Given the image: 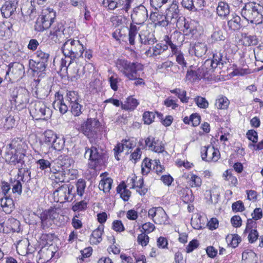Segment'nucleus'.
<instances>
[{"instance_id": "obj_1", "label": "nucleus", "mask_w": 263, "mask_h": 263, "mask_svg": "<svg viewBox=\"0 0 263 263\" xmlns=\"http://www.w3.org/2000/svg\"><path fill=\"white\" fill-rule=\"evenodd\" d=\"M181 36V34L179 32L174 31L170 37L168 35H165L164 37L165 43L162 42L157 43L155 45L149 47L146 50H141V52H143V54L147 58L159 59L163 53L168 50L169 46L171 49L172 54H176L178 52V46L174 43L172 39L178 38Z\"/></svg>"}, {"instance_id": "obj_2", "label": "nucleus", "mask_w": 263, "mask_h": 263, "mask_svg": "<svg viewBox=\"0 0 263 263\" xmlns=\"http://www.w3.org/2000/svg\"><path fill=\"white\" fill-rule=\"evenodd\" d=\"M263 8L255 3H248L241 9L243 17L251 24L258 25L263 22Z\"/></svg>"}, {"instance_id": "obj_3", "label": "nucleus", "mask_w": 263, "mask_h": 263, "mask_svg": "<svg viewBox=\"0 0 263 263\" xmlns=\"http://www.w3.org/2000/svg\"><path fill=\"white\" fill-rule=\"evenodd\" d=\"M118 69L129 80H135L140 76L139 72L143 69V65L141 63L130 62L127 60L119 59L116 63Z\"/></svg>"}, {"instance_id": "obj_4", "label": "nucleus", "mask_w": 263, "mask_h": 263, "mask_svg": "<svg viewBox=\"0 0 263 263\" xmlns=\"http://www.w3.org/2000/svg\"><path fill=\"white\" fill-rule=\"evenodd\" d=\"M62 51L66 58H70V60L79 58H83L85 51L84 47L80 41L72 39L67 40L63 45Z\"/></svg>"}, {"instance_id": "obj_5", "label": "nucleus", "mask_w": 263, "mask_h": 263, "mask_svg": "<svg viewBox=\"0 0 263 263\" xmlns=\"http://www.w3.org/2000/svg\"><path fill=\"white\" fill-rule=\"evenodd\" d=\"M67 68V73L70 77L71 81H76L81 78H85L94 70L93 66L91 63H87L83 66L71 60L68 62Z\"/></svg>"}, {"instance_id": "obj_6", "label": "nucleus", "mask_w": 263, "mask_h": 263, "mask_svg": "<svg viewBox=\"0 0 263 263\" xmlns=\"http://www.w3.org/2000/svg\"><path fill=\"white\" fill-rule=\"evenodd\" d=\"M74 189L73 185L68 184L59 186L53 193L54 201L60 203L71 201L74 197Z\"/></svg>"}, {"instance_id": "obj_7", "label": "nucleus", "mask_w": 263, "mask_h": 263, "mask_svg": "<svg viewBox=\"0 0 263 263\" xmlns=\"http://www.w3.org/2000/svg\"><path fill=\"white\" fill-rule=\"evenodd\" d=\"M30 113L35 120H47L52 115V110L42 101L35 102L30 107Z\"/></svg>"}, {"instance_id": "obj_8", "label": "nucleus", "mask_w": 263, "mask_h": 263, "mask_svg": "<svg viewBox=\"0 0 263 263\" xmlns=\"http://www.w3.org/2000/svg\"><path fill=\"white\" fill-rule=\"evenodd\" d=\"M55 16V12L53 9L47 8L44 9L41 16L36 21L35 29L38 31H42L48 28L53 23Z\"/></svg>"}, {"instance_id": "obj_9", "label": "nucleus", "mask_w": 263, "mask_h": 263, "mask_svg": "<svg viewBox=\"0 0 263 263\" xmlns=\"http://www.w3.org/2000/svg\"><path fill=\"white\" fill-rule=\"evenodd\" d=\"M100 123L96 119H88L81 126L82 132L88 138H93L99 131Z\"/></svg>"}, {"instance_id": "obj_10", "label": "nucleus", "mask_w": 263, "mask_h": 263, "mask_svg": "<svg viewBox=\"0 0 263 263\" xmlns=\"http://www.w3.org/2000/svg\"><path fill=\"white\" fill-rule=\"evenodd\" d=\"M148 215L156 224H166L168 222L167 215L161 207H153L150 209Z\"/></svg>"}, {"instance_id": "obj_11", "label": "nucleus", "mask_w": 263, "mask_h": 263, "mask_svg": "<svg viewBox=\"0 0 263 263\" xmlns=\"http://www.w3.org/2000/svg\"><path fill=\"white\" fill-rule=\"evenodd\" d=\"M24 156L23 154L14 148L12 144L10 143L7 146L5 157L6 161L10 165H15L21 163Z\"/></svg>"}, {"instance_id": "obj_12", "label": "nucleus", "mask_w": 263, "mask_h": 263, "mask_svg": "<svg viewBox=\"0 0 263 263\" xmlns=\"http://www.w3.org/2000/svg\"><path fill=\"white\" fill-rule=\"evenodd\" d=\"M11 96L16 104H25L29 101L28 91L23 87L14 88L11 92Z\"/></svg>"}, {"instance_id": "obj_13", "label": "nucleus", "mask_w": 263, "mask_h": 263, "mask_svg": "<svg viewBox=\"0 0 263 263\" xmlns=\"http://www.w3.org/2000/svg\"><path fill=\"white\" fill-rule=\"evenodd\" d=\"M201 157L208 162H216L220 158V153L213 146H204L201 148Z\"/></svg>"}, {"instance_id": "obj_14", "label": "nucleus", "mask_w": 263, "mask_h": 263, "mask_svg": "<svg viewBox=\"0 0 263 263\" xmlns=\"http://www.w3.org/2000/svg\"><path fill=\"white\" fill-rule=\"evenodd\" d=\"M131 17L135 24H143L148 17L147 10L143 5H141L134 9Z\"/></svg>"}, {"instance_id": "obj_15", "label": "nucleus", "mask_w": 263, "mask_h": 263, "mask_svg": "<svg viewBox=\"0 0 263 263\" xmlns=\"http://www.w3.org/2000/svg\"><path fill=\"white\" fill-rule=\"evenodd\" d=\"M84 157L88 159L89 161V167L91 169H94L96 167L101 158V155L98 152L97 148L93 146L90 148H85Z\"/></svg>"}, {"instance_id": "obj_16", "label": "nucleus", "mask_w": 263, "mask_h": 263, "mask_svg": "<svg viewBox=\"0 0 263 263\" xmlns=\"http://www.w3.org/2000/svg\"><path fill=\"white\" fill-rule=\"evenodd\" d=\"M143 29L139 33L140 42L144 45H153L156 43L157 39L154 33L150 31L146 25L143 26Z\"/></svg>"}, {"instance_id": "obj_17", "label": "nucleus", "mask_w": 263, "mask_h": 263, "mask_svg": "<svg viewBox=\"0 0 263 263\" xmlns=\"http://www.w3.org/2000/svg\"><path fill=\"white\" fill-rule=\"evenodd\" d=\"M127 184L130 189H137V192L140 195H144L147 191V189L143 187V180L142 178H139L135 175L127 179Z\"/></svg>"}, {"instance_id": "obj_18", "label": "nucleus", "mask_w": 263, "mask_h": 263, "mask_svg": "<svg viewBox=\"0 0 263 263\" xmlns=\"http://www.w3.org/2000/svg\"><path fill=\"white\" fill-rule=\"evenodd\" d=\"M36 68L39 71H44L48 63L49 59V54L39 50L36 52Z\"/></svg>"}, {"instance_id": "obj_19", "label": "nucleus", "mask_w": 263, "mask_h": 263, "mask_svg": "<svg viewBox=\"0 0 263 263\" xmlns=\"http://www.w3.org/2000/svg\"><path fill=\"white\" fill-rule=\"evenodd\" d=\"M145 143L149 150L156 153H162L164 151L162 141L152 136H149L145 140Z\"/></svg>"}, {"instance_id": "obj_20", "label": "nucleus", "mask_w": 263, "mask_h": 263, "mask_svg": "<svg viewBox=\"0 0 263 263\" xmlns=\"http://www.w3.org/2000/svg\"><path fill=\"white\" fill-rule=\"evenodd\" d=\"M58 216L59 214L57 212V210L55 209L51 208L44 211L41 214V219L43 228H44L48 224H51V221L57 219Z\"/></svg>"}, {"instance_id": "obj_21", "label": "nucleus", "mask_w": 263, "mask_h": 263, "mask_svg": "<svg viewBox=\"0 0 263 263\" xmlns=\"http://www.w3.org/2000/svg\"><path fill=\"white\" fill-rule=\"evenodd\" d=\"M17 6L16 0H10L6 2L1 9L2 15L6 18L9 17L15 11Z\"/></svg>"}, {"instance_id": "obj_22", "label": "nucleus", "mask_w": 263, "mask_h": 263, "mask_svg": "<svg viewBox=\"0 0 263 263\" xmlns=\"http://www.w3.org/2000/svg\"><path fill=\"white\" fill-rule=\"evenodd\" d=\"M64 26L62 24H58L51 31L49 37L50 40L57 43L65 38Z\"/></svg>"}, {"instance_id": "obj_23", "label": "nucleus", "mask_w": 263, "mask_h": 263, "mask_svg": "<svg viewBox=\"0 0 263 263\" xmlns=\"http://www.w3.org/2000/svg\"><path fill=\"white\" fill-rule=\"evenodd\" d=\"M50 90V86L47 83H39L36 86L35 93L37 98L43 99L48 96Z\"/></svg>"}, {"instance_id": "obj_24", "label": "nucleus", "mask_w": 263, "mask_h": 263, "mask_svg": "<svg viewBox=\"0 0 263 263\" xmlns=\"http://www.w3.org/2000/svg\"><path fill=\"white\" fill-rule=\"evenodd\" d=\"M0 203L3 211L6 214H10L14 209V201L9 196H2L0 194Z\"/></svg>"}, {"instance_id": "obj_25", "label": "nucleus", "mask_w": 263, "mask_h": 263, "mask_svg": "<svg viewBox=\"0 0 263 263\" xmlns=\"http://www.w3.org/2000/svg\"><path fill=\"white\" fill-rule=\"evenodd\" d=\"M179 9L177 3L174 1L166 10V18L171 23H174L179 15Z\"/></svg>"}, {"instance_id": "obj_26", "label": "nucleus", "mask_w": 263, "mask_h": 263, "mask_svg": "<svg viewBox=\"0 0 263 263\" xmlns=\"http://www.w3.org/2000/svg\"><path fill=\"white\" fill-rule=\"evenodd\" d=\"M151 19L155 24V26L166 27L170 23V21L166 18V15H163L159 13H154L151 15Z\"/></svg>"}, {"instance_id": "obj_27", "label": "nucleus", "mask_w": 263, "mask_h": 263, "mask_svg": "<svg viewBox=\"0 0 263 263\" xmlns=\"http://www.w3.org/2000/svg\"><path fill=\"white\" fill-rule=\"evenodd\" d=\"M100 177L102 179L99 184V189L105 193L109 192L113 182L112 179L110 177H107L105 173L101 174Z\"/></svg>"}, {"instance_id": "obj_28", "label": "nucleus", "mask_w": 263, "mask_h": 263, "mask_svg": "<svg viewBox=\"0 0 263 263\" xmlns=\"http://www.w3.org/2000/svg\"><path fill=\"white\" fill-rule=\"evenodd\" d=\"M104 232V226H99L96 229L92 231L89 239L91 245H98L102 240V236Z\"/></svg>"}, {"instance_id": "obj_29", "label": "nucleus", "mask_w": 263, "mask_h": 263, "mask_svg": "<svg viewBox=\"0 0 263 263\" xmlns=\"http://www.w3.org/2000/svg\"><path fill=\"white\" fill-rule=\"evenodd\" d=\"M11 72L16 76H21L24 73V66L20 63H12L8 66V70L6 72V75H9Z\"/></svg>"}, {"instance_id": "obj_30", "label": "nucleus", "mask_w": 263, "mask_h": 263, "mask_svg": "<svg viewBox=\"0 0 263 263\" xmlns=\"http://www.w3.org/2000/svg\"><path fill=\"white\" fill-rule=\"evenodd\" d=\"M242 44L246 46L256 45L258 43V38L255 35L243 33L241 40Z\"/></svg>"}, {"instance_id": "obj_31", "label": "nucleus", "mask_w": 263, "mask_h": 263, "mask_svg": "<svg viewBox=\"0 0 263 263\" xmlns=\"http://www.w3.org/2000/svg\"><path fill=\"white\" fill-rule=\"evenodd\" d=\"M232 18L228 21L227 25L231 30H238L242 27L241 18L236 14H232Z\"/></svg>"}, {"instance_id": "obj_32", "label": "nucleus", "mask_w": 263, "mask_h": 263, "mask_svg": "<svg viewBox=\"0 0 263 263\" xmlns=\"http://www.w3.org/2000/svg\"><path fill=\"white\" fill-rule=\"evenodd\" d=\"M256 262V254L252 250H246L242 254L241 263H254Z\"/></svg>"}, {"instance_id": "obj_33", "label": "nucleus", "mask_w": 263, "mask_h": 263, "mask_svg": "<svg viewBox=\"0 0 263 263\" xmlns=\"http://www.w3.org/2000/svg\"><path fill=\"white\" fill-rule=\"evenodd\" d=\"M217 13L221 17H226L230 13L228 4L224 2H220L217 7Z\"/></svg>"}, {"instance_id": "obj_34", "label": "nucleus", "mask_w": 263, "mask_h": 263, "mask_svg": "<svg viewBox=\"0 0 263 263\" xmlns=\"http://www.w3.org/2000/svg\"><path fill=\"white\" fill-rule=\"evenodd\" d=\"M50 171L54 174V181L55 182H63L65 180V174L64 173L63 171V168L61 167H59V169L57 170L54 167V166H52L50 168Z\"/></svg>"}, {"instance_id": "obj_35", "label": "nucleus", "mask_w": 263, "mask_h": 263, "mask_svg": "<svg viewBox=\"0 0 263 263\" xmlns=\"http://www.w3.org/2000/svg\"><path fill=\"white\" fill-rule=\"evenodd\" d=\"M117 192L120 194V197L124 200L128 201L130 196V192L126 189V185L122 183L117 187Z\"/></svg>"}, {"instance_id": "obj_36", "label": "nucleus", "mask_w": 263, "mask_h": 263, "mask_svg": "<svg viewBox=\"0 0 263 263\" xmlns=\"http://www.w3.org/2000/svg\"><path fill=\"white\" fill-rule=\"evenodd\" d=\"M137 100L132 97H128L124 103H122V108L126 110H134L138 105Z\"/></svg>"}, {"instance_id": "obj_37", "label": "nucleus", "mask_w": 263, "mask_h": 263, "mask_svg": "<svg viewBox=\"0 0 263 263\" xmlns=\"http://www.w3.org/2000/svg\"><path fill=\"white\" fill-rule=\"evenodd\" d=\"M207 51L206 44L204 43H197L194 46V52L195 55L201 57L205 54Z\"/></svg>"}, {"instance_id": "obj_38", "label": "nucleus", "mask_w": 263, "mask_h": 263, "mask_svg": "<svg viewBox=\"0 0 263 263\" xmlns=\"http://www.w3.org/2000/svg\"><path fill=\"white\" fill-rule=\"evenodd\" d=\"M212 61L218 66H222L224 63H226L227 59L223 56L222 53L220 51H216L213 55Z\"/></svg>"}, {"instance_id": "obj_39", "label": "nucleus", "mask_w": 263, "mask_h": 263, "mask_svg": "<svg viewBox=\"0 0 263 263\" xmlns=\"http://www.w3.org/2000/svg\"><path fill=\"white\" fill-rule=\"evenodd\" d=\"M229 104L230 101L227 97L221 96L216 100L215 105L218 109H225L228 108Z\"/></svg>"}, {"instance_id": "obj_40", "label": "nucleus", "mask_w": 263, "mask_h": 263, "mask_svg": "<svg viewBox=\"0 0 263 263\" xmlns=\"http://www.w3.org/2000/svg\"><path fill=\"white\" fill-rule=\"evenodd\" d=\"M171 92L177 96L182 103L188 102L189 98L186 97V91L180 88H176L170 90Z\"/></svg>"}, {"instance_id": "obj_41", "label": "nucleus", "mask_w": 263, "mask_h": 263, "mask_svg": "<svg viewBox=\"0 0 263 263\" xmlns=\"http://www.w3.org/2000/svg\"><path fill=\"white\" fill-rule=\"evenodd\" d=\"M188 183L192 187H198L202 184L201 179L196 175L191 174L190 177H188Z\"/></svg>"}, {"instance_id": "obj_42", "label": "nucleus", "mask_w": 263, "mask_h": 263, "mask_svg": "<svg viewBox=\"0 0 263 263\" xmlns=\"http://www.w3.org/2000/svg\"><path fill=\"white\" fill-rule=\"evenodd\" d=\"M12 25L10 22H5L0 25V37L6 36L11 32Z\"/></svg>"}, {"instance_id": "obj_43", "label": "nucleus", "mask_w": 263, "mask_h": 263, "mask_svg": "<svg viewBox=\"0 0 263 263\" xmlns=\"http://www.w3.org/2000/svg\"><path fill=\"white\" fill-rule=\"evenodd\" d=\"M57 137V135L51 130H48L44 133V141L45 143L50 145L54 140H55Z\"/></svg>"}, {"instance_id": "obj_44", "label": "nucleus", "mask_w": 263, "mask_h": 263, "mask_svg": "<svg viewBox=\"0 0 263 263\" xmlns=\"http://www.w3.org/2000/svg\"><path fill=\"white\" fill-rule=\"evenodd\" d=\"M216 67V65L214 64L212 59H207L202 65L201 70H203L204 73H205L210 70H212L214 68ZM203 75H205V74L203 73Z\"/></svg>"}, {"instance_id": "obj_45", "label": "nucleus", "mask_w": 263, "mask_h": 263, "mask_svg": "<svg viewBox=\"0 0 263 263\" xmlns=\"http://www.w3.org/2000/svg\"><path fill=\"white\" fill-rule=\"evenodd\" d=\"M66 100L69 104H71L79 101V96L76 91H69L67 93Z\"/></svg>"}, {"instance_id": "obj_46", "label": "nucleus", "mask_w": 263, "mask_h": 263, "mask_svg": "<svg viewBox=\"0 0 263 263\" xmlns=\"http://www.w3.org/2000/svg\"><path fill=\"white\" fill-rule=\"evenodd\" d=\"M225 38L223 31L219 28H215L214 31L211 35V39L214 42L223 41Z\"/></svg>"}, {"instance_id": "obj_47", "label": "nucleus", "mask_w": 263, "mask_h": 263, "mask_svg": "<svg viewBox=\"0 0 263 263\" xmlns=\"http://www.w3.org/2000/svg\"><path fill=\"white\" fill-rule=\"evenodd\" d=\"M131 3V0H117V8L127 12L130 8Z\"/></svg>"}, {"instance_id": "obj_48", "label": "nucleus", "mask_w": 263, "mask_h": 263, "mask_svg": "<svg viewBox=\"0 0 263 263\" xmlns=\"http://www.w3.org/2000/svg\"><path fill=\"white\" fill-rule=\"evenodd\" d=\"M54 109H58L61 113L65 114L68 110L67 105L61 100L55 101L53 103Z\"/></svg>"}, {"instance_id": "obj_49", "label": "nucleus", "mask_w": 263, "mask_h": 263, "mask_svg": "<svg viewBox=\"0 0 263 263\" xmlns=\"http://www.w3.org/2000/svg\"><path fill=\"white\" fill-rule=\"evenodd\" d=\"M137 34V29L136 26L131 25L129 30L128 40L131 45H134L135 43V38Z\"/></svg>"}, {"instance_id": "obj_50", "label": "nucleus", "mask_w": 263, "mask_h": 263, "mask_svg": "<svg viewBox=\"0 0 263 263\" xmlns=\"http://www.w3.org/2000/svg\"><path fill=\"white\" fill-rule=\"evenodd\" d=\"M179 24L183 25V28L181 29V30L186 35L189 33H193L194 29L191 23L186 22L184 19L183 21V22H179Z\"/></svg>"}, {"instance_id": "obj_51", "label": "nucleus", "mask_w": 263, "mask_h": 263, "mask_svg": "<svg viewBox=\"0 0 263 263\" xmlns=\"http://www.w3.org/2000/svg\"><path fill=\"white\" fill-rule=\"evenodd\" d=\"M129 144H130V143L128 141H126L124 144H118L117 146L114 148V150L115 151V156L118 160H119V158L118 157V155L123 151L125 147L127 148Z\"/></svg>"}, {"instance_id": "obj_52", "label": "nucleus", "mask_w": 263, "mask_h": 263, "mask_svg": "<svg viewBox=\"0 0 263 263\" xmlns=\"http://www.w3.org/2000/svg\"><path fill=\"white\" fill-rule=\"evenodd\" d=\"M77 194L80 196H82L84 194L85 187L86 182L83 179H79L76 184Z\"/></svg>"}, {"instance_id": "obj_53", "label": "nucleus", "mask_w": 263, "mask_h": 263, "mask_svg": "<svg viewBox=\"0 0 263 263\" xmlns=\"http://www.w3.org/2000/svg\"><path fill=\"white\" fill-rule=\"evenodd\" d=\"M71 108V111L74 116H79L82 114V106L79 104V102L69 104Z\"/></svg>"}, {"instance_id": "obj_54", "label": "nucleus", "mask_w": 263, "mask_h": 263, "mask_svg": "<svg viewBox=\"0 0 263 263\" xmlns=\"http://www.w3.org/2000/svg\"><path fill=\"white\" fill-rule=\"evenodd\" d=\"M87 203L86 201L83 200L76 202L72 207V210L74 212H79L85 210L87 209Z\"/></svg>"}, {"instance_id": "obj_55", "label": "nucleus", "mask_w": 263, "mask_h": 263, "mask_svg": "<svg viewBox=\"0 0 263 263\" xmlns=\"http://www.w3.org/2000/svg\"><path fill=\"white\" fill-rule=\"evenodd\" d=\"M153 161L145 159L142 164V173L143 174H147L149 172L152 165H154Z\"/></svg>"}, {"instance_id": "obj_56", "label": "nucleus", "mask_w": 263, "mask_h": 263, "mask_svg": "<svg viewBox=\"0 0 263 263\" xmlns=\"http://www.w3.org/2000/svg\"><path fill=\"white\" fill-rule=\"evenodd\" d=\"M155 117V113L153 112H145L143 115V120L144 123L146 124H150L154 121Z\"/></svg>"}, {"instance_id": "obj_57", "label": "nucleus", "mask_w": 263, "mask_h": 263, "mask_svg": "<svg viewBox=\"0 0 263 263\" xmlns=\"http://www.w3.org/2000/svg\"><path fill=\"white\" fill-rule=\"evenodd\" d=\"M195 101L197 105L201 108H206L209 106V103L205 98L198 96L195 98Z\"/></svg>"}, {"instance_id": "obj_58", "label": "nucleus", "mask_w": 263, "mask_h": 263, "mask_svg": "<svg viewBox=\"0 0 263 263\" xmlns=\"http://www.w3.org/2000/svg\"><path fill=\"white\" fill-rule=\"evenodd\" d=\"M149 237L145 233H142L139 234L137 237V242L139 245L144 247L147 246L149 242Z\"/></svg>"}, {"instance_id": "obj_59", "label": "nucleus", "mask_w": 263, "mask_h": 263, "mask_svg": "<svg viewBox=\"0 0 263 263\" xmlns=\"http://www.w3.org/2000/svg\"><path fill=\"white\" fill-rule=\"evenodd\" d=\"M102 5L109 10H114L117 8V1L116 0H103Z\"/></svg>"}, {"instance_id": "obj_60", "label": "nucleus", "mask_w": 263, "mask_h": 263, "mask_svg": "<svg viewBox=\"0 0 263 263\" xmlns=\"http://www.w3.org/2000/svg\"><path fill=\"white\" fill-rule=\"evenodd\" d=\"M7 225L8 224L6 223V222L0 223V232L4 233H9L11 232H15V231H17L18 229H15L12 226L8 227Z\"/></svg>"}, {"instance_id": "obj_61", "label": "nucleus", "mask_w": 263, "mask_h": 263, "mask_svg": "<svg viewBox=\"0 0 263 263\" xmlns=\"http://www.w3.org/2000/svg\"><path fill=\"white\" fill-rule=\"evenodd\" d=\"M173 54L176 55V60L178 64L180 65L182 67H185L186 66V63L184 60L183 54L179 51L178 47L177 53Z\"/></svg>"}, {"instance_id": "obj_62", "label": "nucleus", "mask_w": 263, "mask_h": 263, "mask_svg": "<svg viewBox=\"0 0 263 263\" xmlns=\"http://www.w3.org/2000/svg\"><path fill=\"white\" fill-rule=\"evenodd\" d=\"M22 191V186L21 182L19 180H14L12 183V191L13 193H17L20 195Z\"/></svg>"}, {"instance_id": "obj_63", "label": "nucleus", "mask_w": 263, "mask_h": 263, "mask_svg": "<svg viewBox=\"0 0 263 263\" xmlns=\"http://www.w3.org/2000/svg\"><path fill=\"white\" fill-rule=\"evenodd\" d=\"M158 117L161 120L162 123L165 126H170L173 121V118L171 116H167L165 119L163 118V115L160 113H157Z\"/></svg>"}, {"instance_id": "obj_64", "label": "nucleus", "mask_w": 263, "mask_h": 263, "mask_svg": "<svg viewBox=\"0 0 263 263\" xmlns=\"http://www.w3.org/2000/svg\"><path fill=\"white\" fill-rule=\"evenodd\" d=\"M36 163L39 165V168L41 170H45L47 168H50L51 165L48 160L44 159L39 160Z\"/></svg>"}]
</instances>
